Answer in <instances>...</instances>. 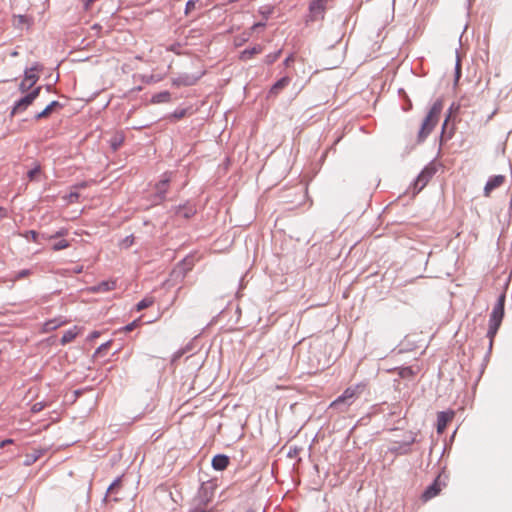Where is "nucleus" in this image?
Instances as JSON below:
<instances>
[{"label":"nucleus","instance_id":"5701e85b","mask_svg":"<svg viewBox=\"0 0 512 512\" xmlns=\"http://www.w3.org/2000/svg\"><path fill=\"white\" fill-rule=\"evenodd\" d=\"M123 142H124V137L123 136L115 135L110 140V146H111L113 151H116V150H118L120 148V146L123 144Z\"/></svg>","mask_w":512,"mask_h":512},{"label":"nucleus","instance_id":"a18cd8bd","mask_svg":"<svg viewBox=\"0 0 512 512\" xmlns=\"http://www.w3.org/2000/svg\"><path fill=\"white\" fill-rule=\"evenodd\" d=\"M6 217V210L3 207H0V220Z\"/></svg>","mask_w":512,"mask_h":512},{"label":"nucleus","instance_id":"c03bdc74","mask_svg":"<svg viewBox=\"0 0 512 512\" xmlns=\"http://www.w3.org/2000/svg\"><path fill=\"white\" fill-rule=\"evenodd\" d=\"M39 237H41L43 240H51V239H53V237H51L50 234H46V233L39 234Z\"/></svg>","mask_w":512,"mask_h":512},{"label":"nucleus","instance_id":"2f4dec72","mask_svg":"<svg viewBox=\"0 0 512 512\" xmlns=\"http://www.w3.org/2000/svg\"><path fill=\"white\" fill-rule=\"evenodd\" d=\"M42 70H43V65L39 62H34L31 67L25 69V71H27V72L36 73V74H38Z\"/></svg>","mask_w":512,"mask_h":512},{"label":"nucleus","instance_id":"5fc2aeb1","mask_svg":"<svg viewBox=\"0 0 512 512\" xmlns=\"http://www.w3.org/2000/svg\"><path fill=\"white\" fill-rule=\"evenodd\" d=\"M391 451L396 453L398 450L396 448H391Z\"/></svg>","mask_w":512,"mask_h":512},{"label":"nucleus","instance_id":"ddd939ff","mask_svg":"<svg viewBox=\"0 0 512 512\" xmlns=\"http://www.w3.org/2000/svg\"><path fill=\"white\" fill-rule=\"evenodd\" d=\"M290 83V78L285 76L279 79L269 90V96H277Z\"/></svg>","mask_w":512,"mask_h":512},{"label":"nucleus","instance_id":"aec40b11","mask_svg":"<svg viewBox=\"0 0 512 512\" xmlns=\"http://www.w3.org/2000/svg\"><path fill=\"white\" fill-rule=\"evenodd\" d=\"M43 454L41 449L33 450L31 453L27 454L24 460V465L30 466L35 463Z\"/></svg>","mask_w":512,"mask_h":512},{"label":"nucleus","instance_id":"393cba45","mask_svg":"<svg viewBox=\"0 0 512 512\" xmlns=\"http://www.w3.org/2000/svg\"><path fill=\"white\" fill-rule=\"evenodd\" d=\"M121 476L120 477H117L110 485L109 487L107 488V491H106V494L104 496V501L107 500V497H108V494L109 493H113L115 491V489L120 485L121 483Z\"/></svg>","mask_w":512,"mask_h":512},{"label":"nucleus","instance_id":"6e6552de","mask_svg":"<svg viewBox=\"0 0 512 512\" xmlns=\"http://www.w3.org/2000/svg\"><path fill=\"white\" fill-rule=\"evenodd\" d=\"M168 183L169 178L165 177L155 185V193L153 195L154 204H159L165 199Z\"/></svg>","mask_w":512,"mask_h":512},{"label":"nucleus","instance_id":"1a4fd4ad","mask_svg":"<svg viewBox=\"0 0 512 512\" xmlns=\"http://www.w3.org/2000/svg\"><path fill=\"white\" fill-rule=\"evenodd\" d=\"M454 411H441L437 414V432L442 434L454 418Z\"/></svg>","mask_w":512,"mask_h":512},{"label":"nucleus","instance_id":"b1692460","mask_svg":"<svg viewBox=\"0 0 512 512\" xmlns=\"http://www.w3.org/2000/svg\"><path fill=\"white\" fill-rule=\"evenodd\" d=\"M153 302L154 301L151 297H146L136 304V310L137 311L144 310V309L150 307L153 304Z\"/></svg>","mask_w":512,"mask_h":512},{"label":"nucleus","instance_id":"7c9ffc66","mask_svg":"<svg viewBox=\"0 0 512 512\" xmlns=\"http://www.w3.org/2000/svg\"><path fill=\"white\" fill-rule=\"evenodd\" d=\"M67 247H69V242L66 240H60L53 244L52 250L60 251V250L66 249Z\"/></svg>","mask_w":512,"mask_h":512},{"label":"nucleus","instance_id":"4be33fe9","mask_svg":"<svg viewBox=\"0 0 512 512\" xmlns=\"http://www.w3.org/2000/svg\"><path fill=\"white\" fill-rule=\"evenodd\" d=\"M192 84V78L187 75H179L178 77L173 79V85L180 87V86H189Z\"/></svg>","mask_w":512,"mask_h":512},{"label":"nucleus","instance_id":"f257e3e1","mask_svg":"<svg viewBox=\"0 0 512 512\" xmlns=\"http://www.w3.org/2000/svg\"><path fill=\"white\" fill-rule=\"evenodd\" d=\"M504 306H505V294H501L498 297V300L492 309L490 319H489V328H488L487 336L490 338V344H492L493 339L501 326V323H502V320L504 317V313H505Z\"/></svg>","mask_w":512,"mask_h":512},{"label":"nucleus","instance_id":"ea45409f","mask_svg":"<svg viewBox=\"0 0 512 512\" xmlns=\"http://www.w3.org/2000/svg\"><path fill=\"white\" fill-rule=\"evenodd\" d=\"M78 198H79L78 192H70L69 195L67 196V199L70 203L75 202Z\"/></svg>","mask_w":512,"mask_h":512},{"label":"nucleus","instance_id":"e433bc0d","mask_svg":"<svg viewBox=\"0 0 512 512\" xmlns=\"http://www.w3.org/2000/svg\"><path fill=\"white\" fill-rule=\"evenodd\" d=\"M110 346V341H107L103 344H101L95 351V354H101L103 351H105Z\"/></svg>","mask_w":512,"mask_h":512},{"label":"nucleus","instance_id":"f3484780","mask_svg":"<svg viewBox=\"0 0 512 512\" xmlns=\"http://www.w3.org/2000/svg\"><path fill=\"white\" fill-rule=\"evenodd\" d=\"M116 283L114 281H102L91 288L93 292H108L115 288Z\"/></svg>","mask_w":512,"mask_h":512},{"label":"nucleus","instance_id":"dca6fc26","mask_svg":"<svg viewBox=\"0 0 512 512\" xmlns=\"http://www.w3.org/2000/svg\"><path fill=\"white\" fill-rule=\"evenodd\" d=\"M263 47L261 45H256L250 49H245L240 53V59L242 61H247L253 58L255 55L262 53Z\"/></svg>","mask_w":512,"mask_h":512},{"label":"nucleus","instance_id":"49530a36","mask_svg":"<svg viewBox=\"0 0 512 512\" xmlns=\"http://www.w3.org/2000/svg\"><path fill=\"white\" fill-rule=\"evenodd\" d=\"M95 0H86L84 5H85V8L88 9L90 7V5L94 2Z\"/></svg>","mask_w":512,"mask_h":512},{"label":"nucleus","instance_id":"6ab92c4d","mask_svg":"<svg viewBox=\"0 0 512 512\" xmlns=\"http://www.w3.org/2000/svg\"><path fill=\"white\" fill-rule=\"evenodd\" d=\"M77 334H78V332H77L76 326H74L71 329L66 330L60 339V343L62 345H65V344L71 342L72 340H74L76 338Z\"/></svg>","mask_w":512,"mask_h":512},{"label":"nucleus","instance_id":"de8ad7c7","mask_svg":"<svg viewBox=\"0 0 512 512\" xmlns=\"http://www.w3.org/2000/svg\"><path fill=\"white\" fill-rule=\"evenodd\" d=\"M12 442H13V440H11V439H6V440L2 441L1 446L3 447V446H5V445H7V444H10V443H12Z\"/></svg>","mask_w":512,"mask_h":512},{"label":"nucleus","instance_id":"a19ab883","mask_svg":"<svg viewBox=\"0 0 512 512\" xmlns=\"http://www.w3.org/2000/svg\"><path fill=\"white\" fill-rule=\"evenodd\" d=\"M185 112H186V110H185V109L176 110V111H174V113L172 114V116H173L175 119H180V118H182V117L185 115Z\"/></svg>","mask_w":512,"mask_h":512},{"label":"nucleus","instance_id":"37998d69","mask_svg":"<svg viewBox=\"0 0 512 512\" xmlns=\"http://www.w3.org/2000/svg\"><path fill=\"white\" fill-rule=\"evenodd\" d=\"M192 6H193L192 0H188L186 2V8H185L186 13H188L192 9Z\"/></svg>","mask_w":512,"mask_h":512},{"label":"nucleus","instance_id":"423d86ee","mask_svg":"<svg viewBox=\"0 0 512 512\" xmlns=\"http://www.w3.org/2000/svg\"><path fill=\"white\" fill-rule=\"evenodd\" d=\"M445 486V478H443L442 475H438L434 482L429 487H427L426 490L423 492L422 500L426 502L436 497L441 492L442 488Z\"/></svg>","mask_w":512,"mask_h":512},{"label":"nucleus","instance_id":"20e7f679","mask_svg":"<svg viewBox=\"0 0 512 512\" xmlns=\"http://www.w3.org/2000/svg\"><path fill=\"white\" fill-rule=\"evenodd\" d=\"M41 89V86H37L26 92L23 97L15 101L10 113L11 116L24 112L40 95Z\"/></svg>","mask_w":512,"mask_h":512},{"label":"nucleus","instance_id":"4468645a","mask_svg":"<svg viewBox=\"0 0 512 512\" xmlns=\"http://www.w3.org/2000/svg\"><path fill=\"white\" fill-rule=\"evenodd\" d=\"M56 107H62V104L56 100H53L52 102H50L41 112L37 113L35 116H34V119L36 121L42 119V118H46L50 115V113L56 108Z\"/></svg>","mask_w":512,"mask_h":512},{"label":"nucleus","instance_id":"cd10ccee","mask_svg":"<svg viewBox=\"0 0 512 512\" xmlns=\"http://www.w3.org/2000/svg\"><path fill=\"white\" fill-rule=\"evenodd\" d=\"M324 3H325V0L314 1L310 6L311 12L315 13L316 11H319V12L323 11L325 8Z\"/></svg>","mask_w":512,"mask_h":512},{"label":"nucleus","instance_id":"0eeeda50","mask_svg":"<svg viewBox=\"0 0 512 512\" xmlns=\"http://www.w3.org/2000/svg\"><path fill=\"white\" fill-rule=\"evenodd\" d=\"M39 75L36 73H30L24 70V78L18 86V90L21 93H26L32 90L33 86L38 82Z\"/></svg>","mask_w":512,"mask_h":512},{"label":"nucleus","instance_id":"603ef678","mask_svg":"<svg viewBox=\"0 0 512 512\" xmlns=\"http://www.w3.org/2000/svg\"><path fill=\"white\" fill-rule=\"evenodd\" d=\"M457 73L460 74V63H457Z\"/></svg>","mask_w":512,"mask_h":512},{"label":"nucleus","instance_id":"2eb2a0df","mask_svg":"<svg viewBox=\"0 0 512 512\" xmlns=\"http://www.w3.org/2000/svg\"><path fill=\"white\" fill-rule=\"evenodd\" d=\"M229 464V458L226 455H216L212 459V466L216 470H224Z\"/></svg>","mask_w":512,"mask_h":512},{"label":"nucleus","instance_id":"a211bd4d","mask_svg":"<svg viewBox=\"0 0 512 512\" xmlns=\"http://www.w3.org/2000/svg\"><path fill=\"white\" fill-rule=\"evenodd\" d=\"M189 258L190 256L188 255L181 264H179L174 270H173V275H175L176 277L180 276V275H183L185 276L186 273L190 270V267H189Z\"/></svg>","mask_w":512,"mask_h":512},{"label":"nucleus","instance_id":"412c9836","mask_svg":"<svg viewBox=\"0 0 512 512\" xmlns=\"http://www.w3.org/2000/svg\"><path fill=\"white\" fill-rule=\"evenodd\" d=\"M170 100V93L168 91H162L152 96L151 102L154 104L165 103Z\"/></svg>","mask_w":512,"mask_h":512},{"label":"nucleus","instance_id":"c9c22d12","mask_svg":"<svg viewBox=\"0 0 512 512\" xmlns=\"http://www.w3.org/2000/svg\"><path fill=\"white\" fill-rule=\"evenodd\" d=\"M67 233H68L67 229L61 228L58 231H56L54 234H51V237H53V239H54V238L65 236Z\"/></svg>","mask_w":512,"mask_h":512},{"label":"nucleus","instance_id":"864d4df0","mask_svg":"<svg viewBox=\"0 0 512 512\" xmlns=\"http://www.w3.org/2000/svg\"><path fill=\"white\" fill-rule=\"evenodd\" d=\"M85 186H86L85 183H81V184L78 185V187H80V188H84Z\"/></svg>","mask_w":512,"mask_h":512},{"label":"nucleus","instance_id":"f704fd0d","mask_svg":"<svg viewBox=\"0 0 512 512\" xmlns=\"http://www.w3.org/2000/svg\"><path fill=\"white\" fill-rule=\"evenodd\" d=\"M189 212H190V210L187 207H179L176 214L179 217L189 218V216H190Z\"/></svg>","mask_w":512,"mask_h":512},{"label":"nucleus","instance_id":"a878e982","mask_svg":"<svg viewBox=\"0 0 512 512\" xmlns=\"http://www.w3.org/2000/svg\"><path fill=\"white\" fill-rule=\"evenodd\" d=\"M32 274V270L31 269H22L20 271H18L14 277L12 278L13 281H18V280H21L23 278H26L28 276H30Z\"/></svg>","mask_w":512,"mask_h":512},{"label":"nucleus","instance_id":"f03ea898","mask_svg":"<svg viewBox=\"0 0 512 512\" xmlns=\"http://www.w3.org/2000/svg\"><path fill=\"white\" fill-rule=\"evenodd\" d=\"M443 104L441 101H436L427 116L425 117L421 129L418 134L419 142H422L426 139V137L432 132L439 121V116L442 111Z\"/></svg>","mask_w":512,"mask_h":512},{"label":"nucleus","instance_id":"6e6d98bb","mask_svg":"<svg viewBox=\"0 0 512 512\" xmlns=\"http://www.w3.org/2000/svg\"><path fill=\"white\" fill-rule=\"evenodd\" d=\"M17 54H18V53H17L16 51H14L11 55H12V56H17Z\"/></svg>","mask_w":512,"mask_h":512},{"label":"nucleus","instance_id":"58836bf2","mask_svg":"<svg viewBox=\"0 0 512 512\" xmlns=\"http://www.w3.org/2000/svg\"><path fill=\"white\" fill-rule=\"evenodd\" d=\"M138 325V320H134L131 323L127 324L123 329L126 332L132 331Z\"/></svg>","mask_w":512,"mask_h":512},{"label":"nucleus","instance_id":"39448f33","mask_svg":"<svg viewBox=\"0 0 512 512\" xmlns=\"http://www.w3.org/2000/svg\"><path fill=\"white\" fill-rule=\"evenodd\" d=\"M214 491L212 489L211 485H202L199 494L198 499L200 501V504L194 507V512H211V510H208L206 508L201 507V504L204 506H207L213 499Z\"/></svg>","mask_w":512,"mask_h":512},{"label":"nucleus","instance_id":"473e14b6","mask_svg":"<svg viewBox=\"0 0 512 512\" xmlns=\"http://www.w3.org/2000/svg\"><path fill=\"white\" fill-rule=\"evenodd\" d=\"M280 54H281V50H279L278 52H276L274 54L267 55L266 58H265V62L267 64L274 63L279 58Z\"/></svg>","mask_w":512,"mask_h":512},{"label":"nucleus","instance_id":"c756f323","mask_svg":"<svg viewBox=\"0 0 512 512\" xmlns=\"http://www.w3.org/2000/svg\"><path fill=\"white\" fill-rule=\"evenodd\" d=\"M23 236L26 238V239H30L31 241L37 243L38 240H39V233L36 232L35 230H28L26 231Z\"/></svg>","mask_w":512,"mask_h":512},{"label":"nucleus","instance_id":"7ed1b4c3","mask_svg":"<svg viewBox=\"0 0 512 512\" xmlns=\"http://www.w3.org/2000/svg\"><path fill=\"white\" fill-rule=\"evenodd\" d=\"M366 389V384L359 383L354 386H350L344 390V392L337 397L331 404L330 407L334 408L341 404L351 405Z\"/></svg>","mask_w":512,"mask_h":512},{"label":"nucleus","instance_id":"f8f14e48","mask_svg":"<svg viewBox=\"0 0 512 512\" xmlns=\"http://www.w3.org/2000/svg\"><path fill=\"white\" fill-rule=\"evenodd\" d=\"M66 323H67V320L63 316L55 317L53 319L46 321L44 323L43 329L45 332H50Z\"/></svg>","mask_w":512,"mask_h":512},{"label":"nucleus","instance_id":"c85d7f7f","mask_svg":"<svg viewBox=\"0 0 512 512\" xmlns=\"http://www.w3.org/2000/svg\"><path fill=\"white\" fill-rule=\"evenodd\" d=\"M41 167L39 164L35 165L34 168L30 169L27 173V177L30 181H34L36 176L40 174Z\"/></svg>","mask_w":512,"mask_h":512},{"label":"nucleus","instance_id":"bb28decb","mask_svg":"<svg viewBox=\"0 0 512 512\" xmlns=\"http://www.w3.org/2000/svg\"><path fill=\"white\" fill-rule=\"evenodd\" d=\"M192 346V341L188 342L185 346L184 349H180L178 351H176L174 354H173V357H172V362H176L180 357H182V355L191 348Z\"/></svg>","mask_w":512,"mask_h":512},{"label":"nucleus","instance_id":"9b49d317","mask_svg":"<svg viewBox=\"0 0 512 512\" xmlns=\"http://www.w3.org/2000/svg\"><path fill=\"white\" fill-rule=\"evenodd\" d=\"M432 175L433 171L431 169H424L415 181V189L421 191L426 186Z\"/></svg>","mask_w":512,"mask_h":512},{"label":"nucleus","instance_id":"09e8293b","mask_svg":"<svg viewBox=\"0 0 512 512\" xmlns=\"http://www.w3.org/2000/svg\"><path fill=\"white\" fill-rule=\"evenodd\" d=\"M99 336V332L98 331H93L91 334H90V338L93 339V338H96Z\"/></svg>","mask_w":512,"mask_h":512},{"label":"nucleus","instance_id":"8fccbe9b","mask_svg":"<svg viewBox=\"0 0 512 512\" xmlns=\"http://www.w3.org/2000/svg\"><path fill=\"white\" fill-rule=\"evenodd\" d=\"M82 270H83V267H82V266H77V267H75V268H74V272H75V273H81V272H82Z\"/></svg>","mask_w":512,"mask_h":512},{"label":"nucleus","instance_id":"4c0bfd02","mask_svg":"<svg viewBox=\"0 0 512 512\" xmlns=\"http://www.w3.org/2000/svg\"><path fill=\"white\" fill-rule=\"evenodd\" d=\"M134 243V237L133 235H129L127 236L124 240H123V245L127 248V247H130L132 244Z\"/></svg>","mask_w":512,"mask_h":512},{"label":"nucleus","instance_id":"3c124183","mask_svg":"<svg viewBox=\"0 0 512 512\" xmlns=\"http://www.w3.org/2000/svg\"><path fill=\"white\" fill-rule=\"evenodd\" d=\"M82 394V390L78 389L74 391L75 399L78 398Z\"/></svg>","mask_w":512,"mask_h":512},{"label":"nucleus","instance_id":"9d476101","mask_svg":"<svg viewBox=\"0 0 512 512\" xmlns=\"http://www.w3.org/2000/svg\"><path fill=\"white\" fill-rule=\"evenodd\" d=\"M505 182V177L503 175H495L493 177H491L485 187H484V195L486 197H489L491 192L500 187L503 183Z\"/></svg>","mask_w":512,"mask_h":512},{"label":"nucleus","instance_id":"72a5a7b5","mask_svg":"<svg viewBox=\"0 0 512 512\" xmlns=\"http://www.w3.org/2000/svg\"><path fill=\"white\" fill-rule=\"evenodd\" d=\"M44 407H45L44 402H36L32 405L31 412L38 413V412L42 411L44 409Z\"/></svg>","mask_w":512,"mask_h":512},{"label":"nucleus","instance_id":"79ce46f5","mask_svg":"<svg viewBox=\"0 0 512 512\" xmlns=\"http://www.w3.org/2000/svg\"><path fill=\"white\" fill-rule=\"evenodd\" d=\"M293 61H294V56H293V55H290V56H288V57L285 59L284 64H285L286 66H289Z\"/></svg>","mask_w":512,"mask_h":512}]
</instances>
